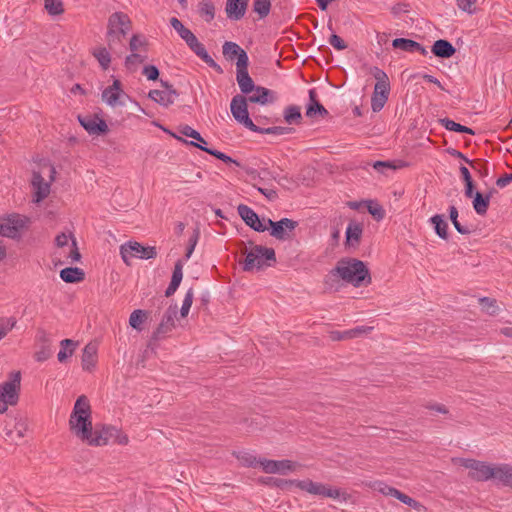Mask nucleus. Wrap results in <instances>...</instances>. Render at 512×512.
Returning <instances> with one entry per match:
<instances>
[{
	"label": "nucleus",
	"instance_id": "obj_1",
	"mask_svg": "<svg viewBox=\"0 0 512 512\" xmlns=\"http://www.w3.org/2000/svg\"><path fill=\"white\" fill-rule=\"evenodd\" d=\"M91 406L85 395L77 398L69 418L71 432L83 442L90 446H104L113 440L117 428L110 425H103L93 430L91 419Z\"/></svg>",
	"mask_w": 512,
	"mask_h": 512
},
{
	"label": "nucleus",
	"instance_id": "obj_2",
	"mask_svg": "<svg viewBox=\"0 0 512 512\" xmlns=\"http://www.w3.org/2000/svg\"><path fill=\"white\" fill-rule=\"evenodd\" d=\"M338 279L353 285L354 287L368 286L372 278L366 264L356 258L340 259L336 266L325 278V285L329 288L335 287Z\"/></svg>",
	"mask_w": 512,
	"mask_h": 512
},
{
	"label": "nucleus",
	"instance_id": "obj_3",
	"mask_svg": "<svg viewBox=\"0 0 512 512\" xmlns=\"http://www.w3.org/2000/svg\"><path fill=\"white\" fill-rule=\"evenodd\" d=\"M242 253L246 255L243 262V270L246 272L255 269L260 270L265 266H271V262L276 261L273 248H267L261 245H254L249 242V248L246 246Z\"/></svg>",
	"mask_w": 512,
	"mask_h": 512
},
{
	"label": "nucleus",
	"instance_id": "obj_4",
	"mask_svg": "<svg viewBox=\"0 0 512 512\" xmlns=\"http://www.w3.org/2000/svg\"><path fill=\"white\" fill-rule=\"evenodd\" d=\"M369 75L375 79L374 90L371 96V109L373 112H379L388 100L391 90L390 80L387 73L377 66L370 68Z\"/></svg>",
	"mask_w": 512,
	"mask_h": 512
},
{
	"label": "nucleus",
	"instance_id": "obj_5",
	"mask_svg": "<svg viewBox=\"0 0 512 512\" xmlns=\"http://www.w3.org/2000/svg\"><path fill=\"white\" fill-rule=\"evenodd\" d=\"M21 373L13 371L8 380L0 384V414H4L9 406H15L20 397Z\"/></svg>",
	"mask_w": 512,
	"mask_h": 512
},
{
	"label": "nucleus",
	"instance_id": "obj_6",
	"mask_svg": "<svg viewBox=\"0 0 512 512\" xmlns=\"http://www.w3.org/2000/svg\"><path fill=\"white\" fill-rule=\"evenodd\" d=\"M131 21L125 13L115 12L108 20L107 40L109 46L121 42L130 30Z\"/></svg>",
	"mask_w": 512,
	"mask_h": 512
},
{
	"label": "nucleus",
	"instance_id": "obj_7",
	"mask_svg": "<svg viewBox=\"0 0 512 512\" xmlns=\"http://www.w3.org/2000/svg\"><path fill=\"white\" fill-rule=\"evenodd\" d=\"M120 255L125 264L130 265L131 258L152 259L157 256L153 246H142L139 242L129 241L120 246Z\"/></svg>",
	"mask_w": 512,
	"mask_h": 512
},
{
	"label": "nucleus",
	"instance_id": "obj_8",
	"mask_svg": "<svg viewBox=\"0 0 512 512\" xmlns=\"http://www.w3.org/2000/svg\"><path fill=\"white\" fill-rule=\"evenodd\" d=\"M49 181H45L40 172L33 171L31 186L33 189V202L40 203L47 198L51 191V183L55 180L56 169L53 165H48Z\"/></svg>",
	"mask_w": 512,
	"mask_h": 512
},
{
	"label": "nucleus",
	"instance_id": "obj_9",
	"mask_svg": "<svg viewBox=\"0 0 512 512\" xmlns=\"http://www.w3.org/2000/svg\"><path fill=\"white\" fill-rule=\"evenodd\" d=\"M290 484L295 485L297 488L306 491L309 494L321 497L337 499L341 496V492L337 488H332L322 483L313 482L310 479L306 480H291Z\"/></svg>",
	"mask_w": 512,
	"mask_h": 512
},
{
	"label": "nucleus",
	"instance_id": "obj_10",
	"mask_svg": "<svg viewBox=\"0 0 512 512\" xmlns=\"http://www.w3.org/2000/svg\"><path fill=\"white\" fill-rule=\"evenodd\" d=\"M231 113L233 117L249 130H257V125L249 117L246 99L242 96H235L231 101Z\"/></svg>",
	"mask_w": 512,
	"mask_h": 512
},
{
	"label": "nucleus",
	"instance_id": "obj_11",
	"mask_svg": "<svg viewBox=\"0 0 512 512\" xmlns=\"http://www.w3.org/2000/svg\"><path fill=\"white\" fill-rule=\"evenodd\" d=\"M267 224L271 228V236L278 240L290 239L294 229L297 227V222L288 218H282L277 222L268 219Z\"/></svg>",
	"mask_w": 512,
	"mask_h": 512
},
{
	"label": "nucleus",
	"instance_id": "obj_12",
	"mask_svg": "<svg viewBox=\"0 0 512 512\" xmlns=\"http://www.w3.org/2000/svg\"><path fill=\"white\" fill-rule=\"evenodd\" d=\"M131 55L126 58L125 64H143L147 60L146 39L134 35L130 40Z\"/></svg>",
	"mask_w": 512,
	"mask_h": 512
},
{
	"label": "nucleus",
	"instance_id": "obj_13",
	"mask_svg": "<svg viewBox=\"0 0 512 512\" xmlns=\"http://www.w3.org/2000/svg\"><path fill=\"white\" fill-rule=\"evenodd\" d=\"M26 224V218L20 215H11L0 224V234L15 239Z\"/></svg>",
	"mask_w": 512,
	"mask_h": 512
},
{
	"label": "nucleus",
	"instance_id": "obj_14",
	"mask_svg": "<svg viewBox=\"0 0 512 512\" xmlns=\"http://www.w3.org/2000/svg\"><path fill=\"white\" fill-rule=\"evenodd\" d=\"M223 57L227 62L235 64H248L249 58L244 49L232 41L224 42L222 46Z\"/></svg>",
	"mask_w": 512,
	"mask_h": 512
},
{
	"label": "nucleus",
	"instance_id": "obj_15",
	"mask_svg": "<svg viewBox=\"0 0 512 512\" xmlns=\"http://www.w3.org/2000/svg\"><path fill=\"white\" fill-rule=\"evenodd\" d=\"M78 120L81 126L90 135H100L108 132V125L106 124V122L97 117L96 115H79Z\"/></svg>",
	"mask_w": 512,
	"mask_h": 512
},
{
	"label": "nucleus",
	"instance_id": "obj_16",
	"mask_svg": "<svg viewBox=\"0 0 512 512\" xmlns=\"http://www.w3.org/2000/svg\"><path fill=\"white\" fill-rule=\"evenodd\" d=\"M178 313V307L176 304L170 305L165 313L163 314L162 320L154 332L155 338L165 336L175 328V318Z\"/></svg>",
	"mask_w": 512,
	"mask_h": 512
},
{
	"label": "nucleus",
	"instance_id": "obj_17",
	"mask_svg": "<svg viewBox=\"0 0 512 512\" xmlns=\"http://www.w3.org/2000/svg\"><path fill=\"white\" fill-rule=\"evenodd\" d=\"M259 464L265 473H279L285 475L288 471L295 470L296 464L290 460L260 459Z\"/></svg>",
	"mask_w": 512,
	"mask_h": 512
},
{
	"label": "nucleus",
	"instance_id": "obj_18",
	"mask_svg": "<svg viewBox=\"0 0 512 512\" xmlns=\"http://www.w3.org/2000/svg\"><path fill=\"white\" fill-rule=\"evenodd\" d=\"M238 214L243 221L257 232H264L268 229V226L264 224L258 217V215L247 205L240 204L237 208Z\"/></svg>",
	"mask_w": 512,
	"mask_h": 512
},
{
	"label": "nucleus",
	"instance_id": "obj_19",
	"mask_svg": "<svg viewBox=\"0 0 512 512\" xmlns=\"http://www.w3.org/2000/svg\"><path fill=\"white\" fill-rule=\"evenodd\" d=\"M249 0H227L225 13L229 20H241L247 11Z\"/></svg>",
	"mask_w": 512,
	"mask_h": 512
},
{
	"label": "nucleus",
	"instance_id": "obj_20",
	"mask_svg": "<svg viewBox=\"0 0 512 512\" xmlns=\"http://www.w3.org/2000/svg\"><path fill=\"white\" fill-rule=\"evenodd\" d=\"M125 95L122 88L121 82L118 79L113 81L111 86L105 88L102 92V100L109 106L115 107L116 105H123L120 101L121 96Z\"/></svg>",
	"mask_w": 512,
	"mask_h": 512
},
{
	"label": "nucleus",
	"instance_id": "obj_21",
	"mask_svg": "<svg viewBox=\"0 0 512 512\" xmlns=\"http://www.w3.org/2000/svg\"><path fill=\"white\" fill-rule=\"evenodd\" d=\"M183 40L186 42V44L189 46V48L200 57L202 61H204L207 64H216L215 61L210 57L208 52L206 51L204 45L199 42L197 37L193 34V32H189Z\"/></svg>",
	"mask_w": 512,
	"mask_h": 512
},
{
	"label": "nucleus",
	"instance_id": "obj_22",
	"mask_svg": "<svg viewBox=\"0 0 512 512\" xmlns=\"http://www.w3.org/2000/svg\"><path fill=\"white\" fill-rule=\"evenodd\" d=\"M475 468L469 472V477L475 481H488L493 479L495 465L488 464L483 461L476 462Z\"/></svg>",
	"mask_w": 512,
	"mask_h": 512
},
{
	"label": "nucleus",
	"instance_id": "obj_23",
	"mask_svg": "<svg viewBox=\"0 0 512 512\" xmlns=\"http://www.w3.org/2000/svg\"><path fill=\"white\" fill-rule=\"evenodd\" d=\"M70 240L72 241V243H71L70 252L68 254V258H70L71 261H73V262L80 261L81 254L77 247L76 239L73 237L72 234H66V233L58 234L56 236L55 243L58 248H64V247L68 246V243Z\"/></svg>",
	"mask_w": 512,
	"mask_h": 512
},
{
	"label": "nucleus",
	"instance_id": "obj_24",
	"mask_svg": "<svg viewBox=\"0 0 512 512\" xmlns=\"http://www.w3.org/2000/svg\"><path fill=\"white\" fill-rule=\"evenodd\" d=\"M392 46L395 49H400L402 51L411 52V53H419L421 55L426 56L428 51L425 47H423L420 43L406 38H396L392 42Z\"/></svg>",
	"mask_w": 512,
	"mask_h": 512
},
{
	"label": "nucleus",
	"instance_id": "obj_25",
	"mask_svg": "<svg viewBox=\"0 0 512 512\" xmlns=\"http://www.w3.org/2000/svg\"><path fill=\"white\" fill-rule=\"evenodd\" d=\"M97 345L95 343H88L84 349L82 354V368L85 371H92L97 363Z\"/></svg>",
	"mask_w": 512,
	"mask_h": 512
},
{
	"label": "nucleus",
	"instance_id": "obj_26",
	"mask_svg": "<svg viewBox=\"0 0 512 512\" xmlns=\"http://www.w3.org/2000/svg\"><path fill=\"white\" fill-rule=\"evenodd\" d=\"M431 52L439 58H450L456 53V48L448 40L439 39L433 43Z\"/></svg>",
	"mask_w": 512,
	"mask_h": 512
},
{
	"label": "nucleus",
	"instance_id": "obj_27",
	"mask_svg": "<svg viewBox=\"0 0 512 512\" xmlns=\"http://www.w3.org/2000/svg\"><path fill=\"white\" fill-rule=\"evenodd\" d=\"M493 479L504 486L512 488V466L509 464L495 465Z\"/></svg>",
	"mask_w": 512,
	"mask_h": 512
},
{
	"label": "nucleus",
	"instance_id": "obj_28",
	"mask_svg": "<svg viewBox=\"0 0 512 512\" xmlns=\"http://www.w3.org/2000/svg\"><path fill=\"white\" fill-rule=\"evenodd\" d=\"M237 82L240 90L245 94L254 90V82L248 73L247 66H237Z\"/></svg>",
	"mask_w": 512,
	"mask_h": 512
},
{
	"label": "nucleus",
	"instance_id": "obj_29",
	"mask_svg": "<svg viewBox=\"0 0 512 512\" xmlns=\"http://www.w3.org/2000/svg\"><path fill=\"white\" fill-rule=\"evenodd\" d=\"M60 277L66 283H78L84 280L85 273L78 267H67L60 271Z\"/></svg>",
	"mask_w": 512,
	"mask_h": 512
},
{
	"label": "nucleus",
	"instance_id": "obj_30",
	"mask_svg": "<svg viewBox=\"0 0 512 512\" xmlns=\"http://www.w3.org/2000/svg\"><path fill=\"white\" fill-rule=\"evenodd\" d=\"M78 342L72 339H64L60 342V351L57 354V359L60 363H65L69 357H71L76 348Z\"/></svg>",
	"mask_w": 512,
	"mask_h": 512
},
{
	"label": "nucleus",
	"instance_id": "obj_31",
	"mask_svg": "<svg viewBox=\"0 0 512 512\" xmlns=\"http://www.w3.org/2000/svg\"><path fill=\"white\" fill-rule=\"evenodd\" d=\"M309 100H310V104L308 105L307 110H306L307 117L312 118L315 116L316 113H319L321 116H326L328 114V111L317 100V95L314 90L309 91Z\"/></svg>",
	"mask_w": 512,
	"mask_h": 512
},
{
	"label": "nucleus",
	"instance_id": "obj_32",
	"mask_svg": "<svg viewBox=\"0 0 512 512\" xmlns=\"http://www.w3.org/2000/svg\"><path fill=\"white\" fill-rule=\"evenodd\" d=\"M362 226L356 222H350L346 229V242L349 245L358 244L362 236Z\"/></svg>",
	"mask_w": 512,
	"mask_h": 512
},
{
	"label": "nucleus",
	"instance_id": "obj_33",
	"mask_svg": "<svg viewBox=\"0 0 512 512\" xmlns=\"http://www.w3.org/2000/svg\"><path fill=\"white\" fill-rule=\"evenodd\" d=\"M175 94V91L151 90L149 92V97L161 105L168 106L173 103L172 95Z\"/></svg>",
	"mask_w": 512,
	"mask_h": 512
},
{
	"label": "nucleus",
	"instance_id": "obj_34",
	"mask_svg": "<svg viewBox=\"0 0 512 512\" xmlns=\"http://www.w3.org/2000/svg\"><path fill=\"white\" fill-rule=\"evenodd\" d=\"M472 204L475 212L480 216H484L488 211L490 203L488 202L487 197H484V194L475 192Z\"/></svg>",
	"mask_w": 512,
	"mask_h": 512
},
{
	"label": "nucleus",
	"instance_id": "obj_35",
	"mask_svg": "<svg viewBox=\"0 0 512 512\" xmlns=\"http://www.w3.org/2000/svg\"><path fill=\"white\" fill-rule=\"evenodd\" d=\"M431 222L432 224L434 225V228H435V232L436 234L442 238V239H447L448 238V233H447V229H448V224L447 222L443 219V216L442 215H434L432 218H431Z\"/></svg>",
	"mask_w": 512,
	"mask_h": 512
},
{
	"label": "nucleus",
	"instance_id": "obj_36",
	"mask_svg": "<svg viewBox=\"0 0 512 512\" xmlns=\"http://www.w3.org/2000/svg\"><path fill=\"white\" fill-rule=\"evenodd\" d=\"M440 123L441 125L449 130V131H454V132H460V133H467V134H470V135H474V131L467 127V126H463L459 123H456L454 122L453 120H450L448 118H444V119H441L440 120Z\"/></svg>",
	"mask_w": 512,
	"mask_h": 512
},
{
	"label": "nucleus",
	"instance_id": "obj_37",
	"mask_svg": "<svg viewBox=\"0 0 512 512\" xmlns=\"http://www.w3.org/2000/svg\"><path fill=\"white\" fill-rule=\"evenodd\" d=\"M147 318V313L144 310L137 309L134 310L129 317V325L136 329V330H142V324Z\"/></svg>",
	"mask_w": 512,
	"mask_h": 512
},
{
	"label": "nucleus",
	"instance_id": "obj_38",
	"mask_svg": "<svg viewBox=\"0 0 512 512\" xmlns=\"http://www.w3.org/2000/svg\"><path fill=\"white\" fill-rule=\"evenodd\" d=\"M171 135H172L175 139H177V140H179V141H181V142H183V143H185V144H187V145H191V146L197 147V148L201 149L202 151H205V152H207L208 154H210V155H212V156L216 157V158H217V159H219V160H222V157L224 156V153H223V152H220V151H218V150L210 149V148H208V147H205L204 145H201V144H199V143H195L194 141H187V140H185L184 138H182V137H180V136H178V135H176V134H174V133H171Z\"/></svg>",
	"mask_w": 512,
	"mask_h": 512
},
{
	"label": "nucleus",
	"instance_id": "obj_39",
	"mask_svg": "<svg viewBox=\"0 0 512 512\" xmlns=\"http://www.w3.org/2000/svg\"><path fill=\"white\" fill-rule=\"evenodd\" d=\"M251 95L248 96V100L252 103H261L265 104L268 102V95L270 91L267 88L264 87H257L255 88Z\"/></svg>",
	"mask_w": 512,
	"mask_h": 512
},
{
	"label": "nucleus",
	"instance_id": "obj_40",
	"mask_svg": "<svg viewBox=\"0 0 512 512\" xmlns=\"http://www.w3.org/2000/svg\"><path fill=\"white\" fill-rule=\"evenodd\" d=\"M44 7L51 16L61 15L64 12L62 0H44Z\"/></svg>",
	"mask_w": 512,
	"mask_h": 512
},
{
	"label": "nucleus",
	"instance_id": "obj_41",
	"mask_svg": "<svg viewBox=\"0 0 512 512\" xmlns=\"http://www.w3.org/2000/svg\"><path fill=\"white\" fill-rule=\"evenodd\" d=\"M271 10L270 0H254L253 11L259 15V18H265Z\"/></svg>",
	"mask_w": 512,
	"mask_h": 512
},
{
	"label": "nucleus",
	"instance_id": "obj_42",
	"mask_svg": "<svg viewBox=\"0 0 512 512\" xmlns=\"http://www.w3.org/2000/svg\"><path fill=\"white\" fill-rule=\"evenodd\" d=\"M178 131L181 135L190 137V138L196 140L197 141L196 143H199L201 145L207 143L204 140V138L201 136V134L198 131H196L195 129H193L192 127H190L189 125L180 126Z\"/></svg>",
	"mask_w": 512,
	"mask_h": 512
},
{
	"label": "nucleus",
	"instance_id": "obj_43",
	"mask_svg": "<svg viewBox=\"0 0 512 512\" xmlns=\"http://www.w3.org/2000/svg\"><path fill=\"white\" fill-rule=\"evenodd\" d=\"M449 217H450V220L453 224V226L455 227V229L457 230L458 233L462 234V235H467L470 233V230L465 227V226H462L459 221H458V210L455 206H450L449 207Z\"/></svg>",
	"mask_w": 512,
	"mask_h": 512
},
{
	"label": "nucleus",
	"instance_id": "obj_44",
	"mask_svg": "<svg viewBox=\"0 0 512 512\" xmlns=\"http://www.w3.org/2000/svg\"><path fill=\"white\" fill-rule=\"evenodd\" d=\"M290 127L273 126L268 128H261L257 126V130H252L260 134H273V135H284L292 132Z\"/></svg>",
	"mask_w": 512,
	"mask_h": 512
},
{
	"label": "nucleus",
	"instance_id": "obj_45",
	"mask_svg": "<svg viewBox=\"0 0 512 512\" xmlns=\"http://www.w3.org/2000/svg\"><path fill=\"white\" fill-rule=\"evenodd\" d=\"M284 119L288 124L297 123L301 119L300 108L297 106H289L285 109Z\"/></svg>",
	"mask_w": 512,
	"mask_h": 512
},
{
	"label": "nucleus",
	"instance_id": "obj_46",
	"mask_svg": "<svg viewBox=\"0 0 512 512\" xmlns=\"http://www.w3.org/2000/svg\"><path fill=\"white\" fill-rule=\"evenodd\" d=\"M199 12L201 15L205 16V20L210 22L215 17V7L213 3L209 1H203L199 4Z\"/></svg>",
	"mask_w": 512,
	"mask_h": 512
},
{
	"label": "nucleus",
	"instance_id": "obj_47",
	"mask_svg": "<svg viewBox=\"0 0 512 512\" xmlns=\"http://www.w3.org/2000/svg\"><path fill=\"white\" fill-rule=\"evenodd\" d=\"M194 299V291L192 288L188 289L182 303V307L180 309L181 317H186L190 311Z\"/></svg>",
	"mask_w": 512,
	"mask_h": 512
},
{
	"label": "nucleus",
	"instance_id": "obj_48",
	"mask_svg": "<svg viewBox=\"0 0 512 512\" xmlns=\"http://www.w3.org/2000/svg\"><path fill=\"white\" fill-rule=\"evenodd\" d=\"M465 162L468 163L473 170L479 173L481 177H487L489 175V170L486 162H483L481 160H469L465 159Z\"/></svg>",
	"mask_w": 512,
	"mask_h": 512
},
{
	"label": "nucleus",
	"instance_id": "obj_49",
	"mask_svg": "<svg viewBox=\"0 0 512 512\" xmlns=\"http://www.w3.org/2000/svg\"><path fill=\"white\" fill-rule=\"evenodd\" d=\"M52 355L51 345H38V350L34 354L37 362H44Z\"/></svg>",
	"mask_w": 512,
	"mask_h": 512
},
{
	"label": "nucleus",
	"instance_id": "obj_50",
	"mask_svg": "<svg viewBox=\"0 0 512 512\" xmlns=\"http://www.w3.org/2000/svg\"><path fill=\"white\" fill-rule=\"evenodd\" d=\"M395 498H397L402 503L408 505L409 507H411L415 510H420L423 507L418 501H416L415 499L411 498L410 496L402 493L399 490L397 492H395Z\"/></svg>",
	"mask_w": 512,
	"mask_h": 512
},
{
	"label": "nucleus",
	"instance_id": "obj_51",
	"mask_svg": "<svg viewBox=\"0 0 512 512\" xmlns=\"http://www.w3.org/2000/svg\"><path fill=\"white\" fill-rule=\"evenodd\" d=\"M16 325V319L13 317L10 318H1L0 319V338H4L9 331H11Z\"/></svg>",
	"mask_w": 512,
	"mask_h": 512
},
{
	"label": "nucleus",
	"instance_id": "obj_52",
	"mask_svg": "<svg viewBox=\"0 0 512 512\" xmlns=\"http://www.w3.org/2000/svg\"><path fill=\"white\" fill-rule=\"evenodd\" d=\"M368 212L377 220H382L385 216V211L382 206L376 202L369 201L368 203Z\"/></svg>",
	"mask_w": 512,
	"mask_h": 512
},
{
	"label": "nucleus",
	"instance_id": "obj_53",
	"mask_svg": "<svg viewBox=\"0 0 512 512\" xmlns=\"http://www.w3.org/2000/svg\"><path fill=\"white\" fill-rule=\"evenodd\" d=\"M373 488H374V490L379 491L383 495L392 496V497H395V492L398 491L396 488H393L381 481L375 482L373 485Z\"/></svg>",
	"mask_w": 512,
	"mask_h": 512
},
{
	"label": "nucleus",
	"instance_id": "obj_54",
	"mask_svg": "<svg viewBox=\"0 0 512 512\" xmlns=\"http://www.w3.org/2000/svg\"><path fill=\"white\" fill-rule=\"evenodd\" d=\"M479 301H480L483 309H485L487 311V313H489L490 315L496 314V312L498 310V307L496 305V300L490 299L488 297H483Z\"/></svg>",
	"mask_w": 512,
	"mask_h": 512
},
{
	"label": "nucleus",
	"instance_id": "obj_55",
	"mask_svg": "<svg viewBox=\"0 0 512 512\" xmlns=\"http://www.w3.org/2000/svg\"><path fill=\"white\" fill-rule=\"evenodd\" d=\"M94 56L99 64H109L111 62L110 54L106 48H99L94 52Z\"/></svg>",
	"mask_w": 512,
	"mask_h": 512
},
{
	"label": "nucleus",
	"instance_id": "obj_56",
	"mask_svg": "<svg viewBox=\"0 0 512 512\" xmlns=\"http://www.w3.org/2000/svg\"><path fill=\"white\" fill-rule=\"evenodd\" d=\"M183 261L179 259L174 266L173 274H172V281L181 283L183 278Z\"/></svg>",
	"mask_w": 512,
	"mask_h": 512
},
{
	"label": "nucleus",
	"instance_id": "obj_57",
	"mask_svg": "<svg viewBox=\"0 0 512 512\" xmlns=\"http://www.w3.org/2000/svg\"><path fill=\"white\" fill-rule=\"evenodd\" d=\"M183 261L179 259L174 266L173 274H172V281L181 283L183 278Z\"/></svg>",
	"mask_w": 512,
	"mask_h": 512
},
{
	"label": "nucleus",
	"instance_id": "obj_58",
	"mask_svg": "<svg viewBox=\"0 0 512 512\" xmlns=\"http://www.w3.org/2000/svg\"><path fill=\"white\" fill-rule=\"evenodd\" d=\"M329 44L337 50H343L346 48V44H345L344 40L336 34H332L330 36Z\"/></svg>",
	"mask_w": 512,
	"mask_h": 512
},
{
	"label": "nucleus",
	"instance_id": "obj_59",
	"mask_svg": "<svg viewBox=\"0 0 512 512\" xmlns=\"http://www.w3.org/2000/svg\"><path fill=\"white\" fill-rule=\"evenodd\" d=\"M407 12H409V4L407 3H397L391 8V13L396 17H399Z\"/></svg>",
	"mask_w": 512,
	"mask_h": 512
},
{
	"label": "nucleus",
	"instance_id": "obj_60",
	"mask_svg": "<svg viewBox=\"0 0 512 512\" xmlns=\"http://www.w3.org/2000/svg\"><path fill=\"white\" fill-rule=\"evenodd\" d=\"M238 459L245 466H248V467H255L256 464H259V461H257L256 457L251 454H248V453H244L243 455L238 456Z\"/></svg>",
	"mask_w": 512,
	"mask_h": 512
},
{
	"label": "nucleus",
	"instance_id": "obj_61",
	"mask_svg": "<svg viewBox=\"0 0 512 512\" xmlns=\"http://www.w3.org/2000/svg\"><path fill=\"white\" fill-rule=\"evenodd\" d=\"M373 168L378 172L384 173L386 169H395V166L390 161H376L373 163Z\"/></svg>",
	"mask_w": 512,
	"mask_h": 512
},
{
	"label": "nucleus",
	"instance_id": "obj_62",
	"mask_svg": "<svg viewBox=\"0 0 512 512\" xmlns=\"http://www.w3.org/2000/svg\"><path fill=\"white\" fill-rule=\"evenodd\" d=\"M476 0H457V6L459 9H461L464 12L472 13L473 12V5L475 4Z\"/></svg>",
	"mask_w": 512,
	"mask_h": 512
},
{
	"label": "nucleus",
	"instance_id": "obj_63",
	"mask_svg": "<svg viewBox=\"0 0 512 512\" xmlns=\"http://www.w3.org/2000/svg\"><path fill=\"white\" fill-rule=\"evenodd\" d=\"M143 74L149 80H155V79H157V77L159 75V71L157 69V66H144Z\"/></svg>",
	"mask_w": 512,
	"mask_h": 512
},
{
	"label": "nucleus",
	"instance_id": "obj_64",
	"mask_svg": "<svg viewBox=\"0 0 512 512\" xmlns=\"http://www.w3.org/2000/svg\"><path fill=\"white\" fill-rule=\"evenodd\" d=\"M373 328L372 327H365L360 326L349 330V334L351 339L359 337L362 334L369 333Z\"/></svg>",
	"mask_w": 512,
	"mask_h": 512
}]
</instances>
